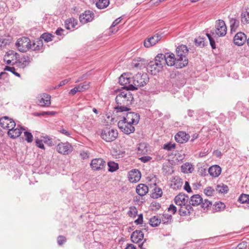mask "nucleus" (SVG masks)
<instances>
[{"mask_svg": "<svg viewBox=\"0 0 249 249\" xmlns=\"http://www.w3.org/2000/svg\"><path fill=\"white\" fill-rule=\"evenodd\" d=\"M21 130H25V129L22 127L20 128H10L7 133L8 135L11 138L15 139L20 136L21 134Z\"/></svg>", "mask_w": 249, "mask_h": 249, "instance_id": "23", "label": "nucleus"}, {"mask_svg": "<svg viewBox=\"0 0 249 249\" xmlns=\"http://www.w3.org/2000/svg\"><path fill=\"white\" fill-rule=\"evenodd\" d=\"M188 196L184 194L179 193L175 197L174 202L176 205L180 206L187 204L188 202Z\"/></svg>", "mask_w": 249, "mask_h": 249, "instance_id": "18", "label": "nucleus"}, {"mask_svg": "<svg viewBox=\"0 0 249 249\" xmlns=\"http://www.w3.org/2000/svg\"><path fill=\"white\" fill-rule=\"evenodd\" d=\"M152 159V158L150 156H143L139 159L142 162L145 163L150 161Z\"/></svg>", "mask_w": 249, "mask_h": 249, "instance_id": "58", "label": "nucleus"}, {"mask_svg": "<svg viewBox=\"0 0 249 249\" xmlns=\"http://www.w3.org/2000/svg\"><path fill=\"white\" fill-rule=\"evenodd\" d=\"M54 36L53 35H52L51 34L48 33H44L41 36V38L43 39L46 42H48L52 40V38Z\"/></svg>", "mask_w": 249, "mask_h": 249, "instance_id": "44", "label": "nucleus"}, {"mask_svg": "<svg viewBox=\"0 0 249 249\" xmlns=\"http://www.w3.org/2000/svg\"><path fill=\"white\" fill-rule=\"evenodd\" d=\"M182 184V179L178 177H176L171 181V186L174 189H178L181 187Z\"/></svg>", "mask_w": 249, "mask_h": 249, "instance_id": "28", "label": "nucleus"}, {"mask_svg": "<svg viewBox=\"0 0 249 249\" xmlns=\"http://www.w3.org/2000/svg\"><path fill=\"white\" fill-rule=\"evenodd\" d=\"M66 241V238L65 236L60 235L57 238V243L59 245H63Z\"/></svg>", "mask_w": 249, "mask_h": 249, "instance_id": "53", "label": "nucleus"}, {"mask_svg": "<svg viewBox=\"0 0 249 249\" xmlns=\"http://www.w3.org/2000/svg\"><path fill=\"white\" fill-rule=\"evenodd\" d=\"M178 212L181 216L189 215L194 211L192 207L188 203L186 204L180 205Z\"/></svg>", "mask_w": 249, "mask_h": 249, "instance_id": "16", "label": "nucleus"}, {"mask_svg": "<svg viewBox=\"0 0 249 249\" xmlns=\"http://www.w3.org/2000/svg\"><path fill=\"white\" fill-rule=\"evenodd\" d=\"M168 212L171 213L172 214H175L177 212V208L173 204L170 205L168 209Z\"/></svg>", "mask_w": 249, "mask_h": 249, "instance_id": "57", "label": "nucleus"}, {"mask_svg": "<svg viewBox=\"0 0 249 249\" xmlns=\"http://www.w3.org/2000/svg\"><path fill=\"white\" fill-rule=\"evenodd\" d=\"M189 137L188 134L184 132L180 131L175 135V139L178 142L183 143L188 141Z\"/></svg>", "mask_w": 249, "mask_h": 249, "instance_id": "22", "label": "nucleus"}, {"mask_svg": "<svg viewBox=\"0 0 249 249\" xmlns=\"http://www.w3.org/2000/svg\"><path fill=\"white\" fill-rule=\"evenodd\" d=\"M162 191L161 189L158 187H155L152 193L151 196L154 198H158L161 196Z\"/></svg>", "mask_w": 249, "mask_h": 249, "instance_id": "35", "label": "nucleus"}, {"mask_svg": "<svg viewBox=\"0 0 249 249\" xmlns=\"http://www.w3.org/2000/svg\"><path fill=\"white\" fill-rule=\"evenodd\" d=\"M118 126L122 131L126 134H129L135 131V127L133 124L124 120H120L118 123Z\"/></svg>", "mask_w": 249, "mask_h": 249, "instance_id": "8", "label": "nucleus"}, {"mask_svg": "<svg viewBox=\"0 0 249 249\" xmlns=\"http://www.w3.org/2000/svg\"><path fill=\"white\" fill-rule=\"evenodd\" d=\"M56 114L55 112L54 111H45L42 112L41 113H37L36 116H39V115H53Z\"/></svg>", "mask_w": 249, "mask_h": 249, "instance_id": "54", "label": "nucleus"}, {"mask_svg": "<svg viewBox=\"0 0 249 249\" xmlns=\"http://www.w3.org/2000/svg\"><path fill=\"white\" fill-rule=\"evenodd\" d=\"M36 144L37 147L41 149H44V146L41 140H36Z\"/></svg>", "mask_w": 249, "mask_h": 249, "instance_id": "61", "label": "nucleus"}, {"mask_svg": "<svg viewBox=\"0 0 249 249\" xmlns=\"http://www.w3.org/2000/svg\"><path fill=\"white\" fill-rule=\"evenodd\" d=\"M31 61V58L27 55H24L21 58L20 61L18 63V66L20 68H24L26 66H28Z\"/></svg>", "mask_w": 249, "mask_h": 249, "instance_id": "31", "label": "nucleus"}, {"mask_svg": "<svg viewBox=\"0 0 249 249\" xmlns=\"http://www.w3.org/2000/svg\"><path fill=\"white\" fill-rule=\"evenodd\" d=\"M238 201L241 203H247L249 202V195L242 194L238 198Z\"/></svg>", "mask_w": 249, "mask_h": 249, "instance_id": "39", "label": "nucleus"}, {"mask_svg": "<svg viewBox=\"0 0 249 249\" xmlns=\"http://www.w3.org/2000/svg\"><path fill=\"white\" fill-rule=\"evenodd\" d=\"M212 204V202L205 199H204V201L202 200V202L201 203V207L204 208H208L209 206H211Z\"/></svg>", "mask_w": 249, "mask_h": 249, "instance_id": "52", "label": "nucleus"}, {"mask_svg": "<svg viewBox=\"0 0 249 249\" xmlns=\"http://www.w3.org/2000/svg\"><path fill=\"white\" fill-rule=\"evenodd\" d=\"M94 17V13L90 11H86L79 16V20L83 24L91 21Z\"/></svg>", "mask_w": 249, "mask_h": 249, "instance_id": "14", "label": "nucleus"}, {"mask_svg": "<svg viewBox=\"0 0 249 249\" xmlns=\"http://www.w3.org/2000/svg\"><path fill=\"white\" fill-rule=\"evenodd\" d=\"M165 56V64L169 66H175L177 69H181L187 66V62L186 60L183 62L180 60L173 53H167L164 54Z\"/></svg>", "mask_w": 249, "mask_h": 249, "instance_id": "4", "label": "nucleus"}, {"mask_svg": "<svg viewBox=\"0 0 249 249\" xmlns=\"http://www.w3.org/2000/svg\"><path fill=\"white\" fill-rule=\"evenodd\" d=\"M81 156L82 157L83 159H87L89 158V153L87 152L83 151L80 153Z\"/></svg>", "mask_w": 249, "mask_h": 249, "instance_id": "64", "label": "nucleus"}, {"mask_svg": "<svg viewBox=\"0 0 249 249\" xmlns=\"http://www.w3.org/2000/svg\"><path fill=\"white\" fill-rule=\"evenodd\" d=\"M208 171L211 176L217 177L221 173V168L219 165H214L210 167Z\"/></svg>", "mask_w": 249, "mask_h": 249, "instance_id": "25", "label": "nucleus"}, {"mask_svg": "<svg viewBox=\"0 0 249 249\" xmlns=\"http://www.w3.org/2000/svg\"><path fill=\"white\" fill-rule=\"evenodd\" d=\"M175 146H176V144L175 143L169 142V143L164 144L163 146V148L167 151H170L172 149H174L175 148Z\"/></svg>", "mask_w": 249, "mask_h": 249, "instance_id": "49", "label": "nucleus"}, {"mask_svg": "<svg viewBox=\"0 0 249 249\" xmlns=\"http://www.w3.org/2000/svg\"><path fill=\"white\" fill-rule=\"evenodd\" d=\"M140 120V116L138 113L134 112H128L125 116L123 117L124 121L130 123L132 124H136L138 123Z\"/></svg>", "mask_w": 249, "mask_h": 249, "instance_id": "12", "label": "nucleus"}, {"mask_svg": "<svg viewBox=\"0 0 249 249\" xmlns=\"http://www.w3.org/2000/svg\"><path fill=\"white\" fill-rule=\"evenodd\" d=\"M215 29L214 31H211V34H206L210 44L213 49L216 48L215 40L214 38L217 36H224L227 33V27L224 20L218 19L216 21L215 25Z\"/></svg>", "mask_w": 249, "mask_h": 249, "instance_id": "2", "label": "nucleus"}, {"mask_svg": "<svg viewBox=\"0 0 249 249\" xmlns=\"http://www.w3.org/2000/svg\"><path fill=\"white\" fill-rule=\"evenodd\" d=\"M172 216L171 214L165 213L163 215L161 222L163 224H169L172 222Z\"/></svg>", "mask_w": 249, "mask_h": 249, "instance_id": "41", "label": "nucleus"}, {"mask_svg": "<svg viewBox=\"0 0 249 249\" xmlns=\"http://www.w3.org/2000/svg\"><path fill=\"white\" fill-rule=\"evenodd\" d=\"M43 43L42 40H37L31 44V47L29 49H31L34 51H41L43 49Z\"/></svg>", "mask_w": 249, "mask_h": 249, "instance_id": "29", "label": "nucleus"}, {"mask_svg": "<svg viewBox=\"0 0 249 249\" xmlns=\"http://www.w3.org/2000/svg\"><path fill=\"white\" fill-rule=\"evenodd\" d=\"M247 40L246 35L244 33L240 32L235 35L233 42L237 46H242L247 41Z\"/></svg>", "mask_w": 249, "mask_h": 249, "instance_id": "15", "label": "nucleus"}, {"mask_svg": "<svg viewBox=\"0 0 249 249\" xmlns=\"http://www.w3.org/2000/svg\"><path fill=\"white\" fill-rule=\"evenodd\" d=\"M143 233L141 231L136 230L131 234V240L133 243H140L143 239Z\"/></svg>", "mask_w": 249, "mask_h": 249, "instance_id": "20", "label": "nucleus"}, {"mask_svg": "<svg viewBox=\"0 0 249 249\" xmlns=\"http://www.w3.org/2000/svg\"><path fill=\"white\" fill-rule=\"evenodd\" d=\"M121 21V18H117L116 19H115L112 23V25H111V26L110 27V29H112V28H113V27H115L116 25H117L118 23H119L120 22V21Z\"/></svg>", "mask_w": 249, "mask_h": 249, "instance_id": "62", "label": "nucleus"}, {"mask_svg": "<svg viewBox=\"0 0 249 249\" xmlns=\"http://www.w3.org/2000/svg\"><path fill=\"white\" fill-rule=\"evenodd\" d=\"M241 22L244 23H249V13L242 12L241 15Z\"/></svg>", "mask_w": 249, "mask_h": 249, "instance_id": "42", "label": "nucleus"}, {"mask_svg": "<svg viewBox=\"0 0 249 249\" xmlns=\"http://www.w3.org/2000/svg\"><path fill=\"white\" fill-rule=\"evenodd\" d=\"M143 221V215L142 214H140L138 215V218L136 220H135L134 222L137 225L142 224Z\"/></svg>", "mask_w": 249, "mask_h": 249, "instance_id": "55", "label": "nucleus"}, {"mask_svg": "<svg viewBox=\"0 0 249 249\" xmlns=\"http://www.w3.org/2000/svg\"><path fill=\"white\" fill-rule=\"evenodd\" d=\"M215 189L218 193L223 194L227 193L229 190L228 187L223 184L217 185Z\"/></svg>", "mask_w": 249, "mask_h": 249, "instance_id": "38", "label": "nucleus"}, {"mask_svg": "<svg viewBox=\"0 0 249 249\" xmlns=\"http://www.w3.org/2000/svg\"><path fill=\"white\" fill-rule=\"evenodd\" d=\"M247 248V242L246 241H243L241 243L239 244L237 246L238 249H246Z\"/></svg>", "mask_w": 249, "mask_h": 249, "instance_id": "56", "label": "nucleus"}, {"mask_svg": "<svg viewBox=\"0 0 249 249\" xmlns=\"http://www.w3.org/2000/svg\"><path fill=\"white\" fill-rule=\"evenodd\" d=\"M161 38V35L159 33L156 34L145 39L143 42L144 46L146 48H149L155 45Z\"/></svg>", "mask_w": 249, "mask_h": 249, "instance_id": "13", "label": "nucleus"}, {"mask_svg": "<svg viewBox=\"0 0 249 249\" xmlns=\"http://www.w3.org/2000/svg\"><path fill=\"white\" fill-rule=\"evenodd\" d=\"M202 202V198L199 195H194L192 196L189 201V204L192 206H196L201 204Z\"/></svg>", "mask_w": 249, "mask_h": 249, "instance_id": "24", "label": "nucleus"}, {"mask_svg": "<svg viewBox=\"0 0 249 249\" xmlns=\"http://www.w3.org/2000/svg\"><path fill=\"white\" fill-rule=\"evenodd\" d=\"M132 84L128 85L126 88L128 90H134L138 87H143L149 81V77L147 73L138 72L132 78Z\"/></svg>", "mask_w": 249, "mask_h": 249, "instance_id": "3", "label": "nucleus"}, {"mask_svg": "<svg viewBox=\"0 0 249 249\" xmlns=\"http://www.w3.org/2000/svg\"><path fill=\"white\" fill-rule=\"evenodd\" d=\"M194 170L193 165L189 162L184 163L181 166V170L184 173H192Z\"/></svg>", "mask_w": 249, "mask_h": 249, "instance_id": "32", "label": "nucleus"}, {"mask_svg": "<svg viewBox=\"0 0 249 249\" xmlns=\"http://www.w3.org/2000/svg\"><path fill=\"white\" fill-rule=\"evenodd\" d=\"M137 213V210L136 207H131L128 212V214L130 217H135Z\"/></svg>", "mask_w": 249, "mask_h": 249, "instance_id": "48", "label": "nucleus"}, {"mask_svg": "<svg viewBox=\"0 0 249 249\" xmlns=\"http://www.w3.org/2000/svg\"><path fill=\"white\" fill-rule=\"evenodd\" d=\"M90 165L92 170L100 171L105 168L106 162L102 158H95L91 160Z\"/></svg>", "mask_w": 249, "mask_h": 249, "instance_id": "9", "label": "nucleus"}, {"mask_svg": "<svg viewBox=\"0 0 249 249\" xmlns=\"http://www.w3.org/2000/svg\"><path fill=\"white\" fill-rule=\"evenodd\" d=\"M214 206H215V209L217 211H222V210H224V209L225 208V207H226L225 205L223 203L221 202L216 203L214 204Z\"/></svg>", "mask_w": 249, "mask_h": 249, "instance_id": "46", "label": "nucleus"}, {"mask_svg": "<svg viewBox=\"0 0 249 249\" xmlns=\"http://www.w3.org/2000/svg\"><path fill=\"white\" fill-rule=\"evenodd\" d=\"M107 165L108 166V171L111 172L115 171L119 168L118 163L114 161H109L107 163Z\"/></svg>", "mask_w": 249, "mask_h": 249, "instance_id": "40", "label": "nucleus"}, {"mask_svg": "<svg viewBox=\"0 0 249 249\" xmlns=\"http://www.w3.org/2000/svg\"><path fill=\"white\" fill-rule=\"evenodd\" d=\"M195 42L196 45L200 47H203L205 46V39L200 36L195 39Z\"/></svg>", "mask_w": 249, "mask_h": 249, "instance_id": "43", "label": "nucleus"}, {"mask_svg": "<svg viewBox=\"0 0 249 249\" xmlns=\"http://www.w3.org/2000/svg\"><path fill=\"white\" fill-rule=\"evenodd\" d=\"M16 45L20 52H26L31 47V41L28 37L24 36L18 39Z\"/></svg>", "mask_w": 249, "mask_h": 249, "instance_id": "6", "label": "nucleus"}, {"mask_svg": "<svg viewBox=\"0 0 249 249\" xmlns=\"http://www.w3.org/2000/svg\"><path fill=\"white\" fill-rule=\"evenodd\" d=\"M125 74L121 75V76L119 77V82L121 85L124 86V88L127 89L126 87H127L128 86L126 85L127 84H128V85L130 84H132V78L127 77L125 76Z\"/></svg>", "mask_w": 249, "mask_h": 249, "instance_id": "26", "label": "nucleus"}, {"mask_svg": "<svg viewBox=\"0 0 249 249\" xmlns=\"http://www.w3.org/2000/svg\"><path fill=\"white\" fill-rule=\"evenodd\" d=\"M77 24V20L73 18H70L67 19L65 22V26L68 30L74 28Z\"/></svg>", "mask_w": 249, "mask_h": 249, "instance_id": "30", "label": "nucleus"}, {"mask_svg": "<svg viewBox=\"0 0 249 249\" xmlns=\"http://www.w3.org/2000/svg\"><path fill=\"white\" fill-rule=\"evenodd\" d=\"M81 92L80 89V88L78 86L74 87V88H73L72 89H71L70 91V92L74 95L77 92Z\"/></svg>", "mask_w": 249, "mask_h": 249, "instance_id": "59", "label": "nucleus"}, {"mask_svg": "<svg viewBox=\"0 0 249 249\" xmlns=\"http://www.w3.org/2000/svg\"><path fill=\"white\" fill-rule=\"evenodd\" d=\"M0 125L4 129H9L16 126V123L12 118L4 116L0 118Z\"/></svg>", "mask_w": 249, "mask_h": 249, "instance_id": "10", "label": "nucleus"}, {"mask_svg": "<svg viewBox=\"0 0 249 249\" xmlns=\"http://www.w3.org/2000/svg\"><path fill=\"white\" fill-rule=\"evenodd\" d=\"M4 70L9 71L14 74L15 75L20 77V74L15 71V68L13 67L6 66Z\"/></svg>", "mask_w": 249, "mask_h": 249, "instance_id": "51", "label": "nucleus"}, {"mask_svg": "<svg viewBox=\"0 0 249 249\" xmlns=\"http://www.w3.org/2000/svg\"><path fill=\"white\" fill-rule=\"evenodd\" d=\"M214 192V190L211 187H207L204 190V193L207 196H212Z\"/></svg>", "mask_w": 249, "mask_h": 249, "instance_id": "45", "label": "nucleus"}, {"mask_svg": "<svg viewBox=\"0 0 249 249\" xmlns=\"http://www.w3.org/2000/svg\"><path fill=\"white\" fill-rule=\"evenodd\" d=\"M90 83L88 82H84V83L80 84L78 86L81 91H83L88 89L89 88Z\"/></svg>", "mask_w": 249, "mask_h": 249, "instance_id": "47", "label": "nucleus"}, {"mask_svg": "<svg viewBox=\"0 0 249 249\" xmlns=\"http://www.w3.org/2000/svg\"><path fill=\"white\" fill-rule=\"evenodd\" d=\"M51 96L48 94L43 93L38 97L39 105L42 107H49L51 105Z\"/></svg>", "mask_w": 249, "mask_h": 249, "instance_id": "17", "label": "nucleus"}, {"mask_svg": "<svg viewBox=\"0 0 249 249\" xmlns=\"http://www.w3.org/2000/svg\"><path fill=\"white\" fill-rule=\"evenodd\" d=\"M148 192V187L144 184H140L137 186L136 192L140 196L145 195Z\"/></svg>", "mask_w": 249, "mask_h": 249, "instance_id": "27", "label": "nucleus"}, {"mask_svg": "<svg viewBox=\"0 0 249 249\" xmlns=\"http://www.w3.org/2000/svg\"><path fill=\"white\" fill-rule=\"evenodd\" d=\"M56 150L59 153L68 155L72 151L73 148L69 142H61L57 145Z\"/></svg>", "mask_w": 249, "mask_h": 249, "instance_id": "11", "label": "nucleus"}, {"mask_svg": "<svg viewBox=\"0 0 249 249\" xmlns=\"http://www.w3.org/2000/svg\"><path fill=\"white\" fill-rule=\"evenodd\" d=\"M101 137L107 142L115 141L118 137V133L116 129L111 127H106L102 130Z\"/></svg>", "mask_w": 249, "mask_h": 249, "instance_id": "5", "label": "nucleus"}, {"mask_svg": "<svg viewBox=\"0 0 249 249\" xmlns=\"http://www.w3.org/2000/svg\"><path fill=\"white\" fill-rule=\"evenodd\" d=\"M153 62H155L156 64H161V67L162 68L163 66L165 65V56H164V54H158L155 57V61Z\"/></svg>", "mask_w": 249, "mask_h": 249, "instance_id": "33", "label": "nucleus"}, {"mask_svg": "<svg viewBox=\"0 0 249 249\" xmlns=\"http://www.w3.org/2000/svg\"><path fill=\"white\" fill-rule=\"evenodd\" d=\"M147 69L151 71L152 74L155 75L161 71L162 68L161 64H156L153 61H151L148 65Z\"/></svg>", "mask_w": 249, "mask_h": 249, "instance_id": "21", "label": "nucleus"}, {"mask_svg": "<svg viewBox=\"0 0 249 249\" xmlns=\"http://www.w3.org/2000/svg\"><path fill=\"white\" fill-rule=\"evenodd\" d=\"M25 139L28 142H31L33 141V135L31 133L27 131L24 132Z\"/></svg>", "mask_w": 249, "mask_h": 249, "instance_id": "50", "label": "nucleus"}, {"mask_svg": "<svg viewBox=\"0 0 249 249\" xmlns=\"http://www.w3.org/2000/svg\"><path fill=\"white\" fill-rule=\"evenodd\" d=\"M132 65L135 68H141L142 67V64L138 63L136 60H134L132 62Z\"/></svg>", "mask_w": 249, "mask_h": 249, "instance_id": "63", "label": "nucleus"}, {"mask_svg": "<svg viewBox=\"0 0 249 249\" xmlns=\"http://www.w3.org/2000/svg\"><path fill=\"white\" fill-rule=\"evenodd\" d=\"M130 90L126 89L119 92L115 100L117 106L115 107L117 112L127 111L130 110L129 106L132 104L133 97Z\"/></svg>", "mask_w": 249, "mask_h": 249, "instance_id": "1", "label": "nucleus"}, {"mask_svg": "<svg viewBox=\"0 0 249 249\" xmlns=\"http://www.w3.org/2000/svg\"><path fill=\"white\" fill-rule=\"evenodd\" d=\"M184 189L188 192L190 193L192 192V189L191 187L190 186L189 183L188 182L186 181L185 183V185L184 187Z\"/></svg>", "mask_w": 249, "mask_h": 249, "instance_id": "60", "label": "nucleus"}, {"mask_svg": "<svg viewBox=\"0 0 249 249\" xmlns=\"http://www.w3.org/2000/svg\"><path fill=\"white\" fill-rule=\"evenodd\" d=\"M188 52V50L186 45H181L177 48V57L180 60V62H183L186 60L187 64L188 63V60L186 57Z\"/></svg>", "mask_w": 249, "mask_h": 249, "instance_id": "7", "label": "nucleus"}, {"mask_svg": "<svg viewBox=\"0 0 249 249\" xmlns=\"http://www.w3.org/2000/svg\"><path fill=\"white\" fill-rule=\"evenodd\" d=\"M109 4V0H98L96 3V5L99 9H103L108 6Z\"/></svg>", "mask_w": 249, "mask_h": 249, "instance_id": "37", "label": "nucleus"}, {"mask_svg": "<svg viewBox=\"0 0 249 249\" xmlns=\"http://www.w3.org/2000/svg\"><path fill=\"white\" fill-rule=\"evenodd\" d=\"M230 24L231 32H235L239 26V21L236 18H232L230 20Z\"/></svg>", "mask_w": 249, "mask_h": 249, "instance_id": "34", "label": "nucleus"}, {"mask_svg": "<svg viewBox=\"0 0 249 249\" xmlns=\"http://www.w3.org/2000/svg\"><path fill=\"white\" fill-rule=\"evenodd\" d=\"M161 222L160 218L158 216H154L149 219V224L152 227L158 226Z\"/></svg>", "mask_w": 249, "mask_h": 249, "instance_id": "36", "label": "nucleus"}, {"mask_svg": "<svg viewBox=\"0 0 249 249\" xmlns=\"http://www.w3.org/2000/svg\"><path fill=\"white\" fill-rule=\"evenodd\" d=\"M141 177V172L137 169H134L129 173L128 179L131 182H137Z\"/></svg>", "mask_w": 249, "mask_h": 249, "instance_id": "19", "label": "nucleus"}]
</instances>
